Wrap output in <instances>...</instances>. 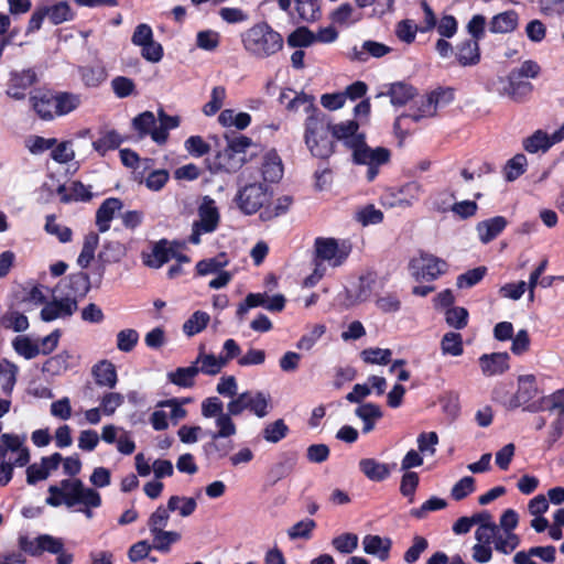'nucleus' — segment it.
Here are the masks:
<instances>
[{"instance_id": "2", "label": "nucleus", "mask_w": 564, "mask_h": 564, "mask_svg": "<svg viewBox=\"0 0 564 564\" xmlns=\"http://www.w3.org/2000/svg\"><path fill=\"white\" fill-rule=\"evenodd\" d=\"M241 44L250 57L263 61L281 52L284 40L270 24L259 22L241 33Z\"/></svg>"}, {"instance_id": "16", "label": "nucleus", "mask_w": 564, "mask_h": 564, "mask_svg": "<svg viewBox=\"0 0 564 564\" xmlns=\"http://www.w3.org/2000/svg\"><path fill=\"white\" fill-rule=\"evenodd\" d=\"M444 95L445 94L441 91H433L429 94L420 101L415 112L398 117L394 122V128L399 129L405 119H411L414 122H419L422 119L434 117L437 113L438 104Z\"/></svg>"}, {"instance_id": "20", "label": "nucleus", "mask_w": 564, "mask_h": 564, "mask_svg": "<svg viewBox=\"0 0 564 564\" xmlns=\"http://www.w3.org/2000/svg\"><path fill=\"white\" fill-rule=\"evenodd\" d=\"M481 372L486 377L500 376L509 369L508 352L485 354L479 357Z\"/></svg>"}, {"instance_id": "38", "label": "nucleus", "mask_w": 564, "mask_h": 564, "mask_svg": "<svg viewBox=\"0 0 564 564\" xmlns=\"http://www.w3.org/2000/svg\"><path fill=\"white\" fill-rule=\"evenodd\" d=\"M196 507L197 502L192 497L172 496L164 509L167 510L169 514L176 511L181 517L186 518L194 513Z\"/></svg>"}, {"instance_id": "4", "label": "nucleus", "mask_w": 564, "mask_h": 564, "mask_svg": "<svg viewBox=\"0 0 564 564\" xmlns=\"http://www.w3.org/2000/svg\"><path fill=\"white\" fill-rule=\"evenodd\" d=\"M332 124L325 113H316L304 121V141L313 156L326 159L334 152Z\"/></svg>"}, {"instance_id": "45", "label": "nucleus", "mask_w": 564, "mask_h": 564, "mask_svg": "<svg viewBox=\"0 0 564 564\" xmlns=\"http://www.w3.org/2000/svg\"><path fill=\"white\" fill-rule=\"evenodd\" d=\"M126 254L124 246L116 240L107 241L102 246V250L99 252L98 258L104 263H115L121 260Z\"/></svg>"}, {"instance_id": "23", "label": "nucleus", "mask_w": 564, "mask_h": 564, "mask_svg": "<svg viewBox=\"0 0 564 564\" xmlns=\"http://www.w3.org/2000/svg\"><path fill=\"white\" fill-rule=\"evenodd\" d=\"M392 542L389 538H381L375 534H367L362 539L364 552L377 556L381 561L389 557Z\"/></svg>"}, {"instance_id": "42", "label": "nucleus", "mask_w": 564, "mask_h": 564, "mask_svg": "<svg viewBox=\"0 0 564 564\" xmlns=\"http://www.w3.org/2000/svg\"><path fill=\"white\" fill-rule=\"evenodd\" d=\"M457 59L460 65H475L480 59L479 46L476 40H467L457 48Z\"/></svg>"}, {"instance_id": "24", "label": "nucleus", "mask_w": 564, "mask_h": 564, "mask_svg": "<svg viewBox=\"0 0 564 564\" xmlns=\"http://www.w3.org/2000/svg\"><path fill=\"white\" fill-rule=\"evenodd\" d=\"M334 139L343 140L351 150L355 149V143L365 140L364 133L358 132V123L356 121L340 122L332 126Z\"/></svg>"}, {"instance_id": "46", "label": "nucleus", "mask_w": 564, "mask_h": 564, "mask_svg": "<svg viewBox=\"0 0 564 564\" xmlns=\"http://www.w3.org/2000/svg\"><path fill=\"white\" fill-rule=\"evenodd\" d=\"M441 349L444 355L460 356L464 351L462 335L454 332L446 333L441 340Z\"/></svg>"}, {"instance_id": "8", "label": "nucleus", "mask_w": 564, "mask_h": 564, "mask_svg": "<svg viewBox=\"0 0 564 564\" xmlns=\"http://www.w3.org/2000/svg\"><path fill=\"white\" fill-rule=\"evenodd\" d=\"M169 520L170 514L163 507H159L148 520V528L153 538L152 546L163 553L170 552L171 545L181 540V533L164 530Z\"/></svg>"}, {"instance_id": "51", "label": "nucleus", "mask_w": 564, "mask_h": 564, "mask_svg": "<svg viewBox=\"0 0 564 564\" xmlns=\"http://www.w3.org/2000/svg\"><path fill=\"white\" fill-rule=\"evenodd\" d=\"M296 11L300 18L306 22H313L319 19L321 10L318 0H295Z\"/></svg>"}, {"instance_id": "17", "label": "nucleus", "mask_w": 564, "mask_h": 564, "mask_svg": "<svg viewBox=\"0 0 564 564\" xmlns=\"http://www.w3.org/2000/svg\"><path fill=\"white\" fill-rule=\"evenodd\" d=\"M237 434V425L234 424V432L228 434H221L220 427H216V431L209 432L210 441L205 445V452L216 458H225L229 456L234 449V442L230 437Z\"/></svg>"}, {"instance_id": "27", "label": "nucleus", "mask_w": 564, "mask_h": 564, "mask_svg": "<svg viewBox=\"0 0 564 564\" xmlns=\"http://www.w3.org/2000/svg\"><path fill=\"white\" fill-rule=\"evenodd\" d=\"M355 414L362 421V432L365 434L370 433L375 429L376 422L383 415L380 406L375 403L360 404L355 410Z\"/></svg>"}, {"instance_id": "37", "label": "nucleus", "mask_w": 564, "mask_h": 564, "mask_svg": "<svg viewBox=\"0 0 564 564\" xmlns=\"http://www.w3.org/2000/svg\"><path fill=\"white\" fill-rule=\"evenodd\" d=\"M82 104V97L78 94L62 91L55 94L56 116H65L76 110Z\"/></svg>"}, {"instance_id": "57", "label": "nucleus", "mask_w": 564, "mask_h": 564, "mask_svg": "<svg viewBox=\"0 0 564 564\" xmlns=\"http://www.w3.org/2000/svg\"><path fill=\"white\" fill-rule=\"evenodd\" d=\"M133 127L139 132L140 137H144L152 133L156 126V119L154 113L151 111H144L133 119Z\"/></svg>"}, {"instance_id": "54", "label": "nucleus", "mask_w": 564, "mask_h": 564, "mask_svg": "<svg viewBox=\"0 0 564 564\" xmlns=\"http://www.w3.org/2000/svg\"><path fill=\"white\" fill-rule=\"evenodd\" d=\"M423 193L422 185L417 182H410L401 187L399 205L409 207L417 202Z\"/></svg>"}, {"instance_id": "28", "label": "nucleus", "mask_w": 564, "mask_h": 564, "mask_svg": "<svg viewBox=\"0 0 564 564\" xmlns=\"http://www.w3.org/2000/svg\"><path fill=\"white\" fill-rule=\"evenodd\" d=\"M175 257V252L166 241H160L144 256V263L150 268H160Z\"/></svg>"}, {"instance_id": "19", "label": "nucleus", "mask_w": 564, "mask_h": 564, "mask_svg": "<svg viewBox=\"0 0 564 564\" xmlns=\"http://www.w3.org/2000/svg\"><path fill=\"white\" fill-rule=\"evenodd\" d=\"M391 48L383 43L376 41H365L361 46L351 47L347 57L352 62H366L369 56L380 58L388 53H390Z\"/></svg>"}, {"instance_id": "47", "label": "nucleus", "mask_w": 564, "mask_h": 564, "mask_svg": "<svg viewBox=\"0 0 564 564\" xmlns=\"http://www.w3.org/2000/svg\"><path fill=\"white\" fill-rule=\"evenodd\" d=\"M122 142V139L115 130L106 131L99 139L93 142L94 149L105 155L107 151L117 149Z\"/></svg>"}, {"instance_id": "43", "label": "nucleus", "mask_w": 564, "mask_h": 564, "mask_svg": "<svg viewBox=\"0 0 564 564\" xmlns=\"http://www.w3.org/2000/svg\"><path fill=\"white\" fill-rule=\"evenodd\" d=\"M19 368L15 364L3 359L0 362V386L6 394H10L17 382Z\"/></svg>"}, {"instance_id": "35", "label": "nucleus", "mask_w": 564, "mask_h": 564, "mask_svg": "<svg viewBox=\"0 0 564 564\" xmlns=\"http://www.w3.org/2000/svg\"><path fill=\"white\" fill-rule=\"evenodd\" d=\"M518 25V14L514 11H506L495 15L489 24L492 33H509Z\"/></svg>"}, {"instance_id": "49", "label": "nucleus", "mask_w": 564, "mask_h": 564, "mask_svg": "<svg viewBox=\"0 0 564 564\" xmlns=\"http://www.w3.org/2000/svg\"><path fill=\"white\" fill-rule=\"evenodd\" d=\"M43 7L45 8V12H47V19L54 25L68 21L72 17V10L67 2L62 1L53 6Z\"/></svg>"}, {"instance_id": "32", "label": "nucleus", "mask_w": 564, "mask_h": 564, "mask_svg": "<svg viewBox=\"0 0 564 564\" xmlns=\"http://www.w3.org/2000/svg\"><path fill=\"white\" fill-rule=\"evenodd\" d=\"M198 375L197 366L194 362L188 367H180L166 375L169 381L181 388H191L195 384Z\"/></svg>"}, {"instance_id": "60", "label": "nucleus", "mask_w": 564, "mask_h": 564, "mask_svg": "<svg viewBox=\"0 0 564 564\" xmlns=\"http://www.w3.org/2000/svg\"><path fill=\"white\" fill-rule=\"evenodd\" d=\"M228 260L225 253L219 254L216 258L205 259L196 264V270L199 275H207L217 273L221 268L227 265Z\"/></svg>"}, {"instance_id": "18", "label": "nucleus", "mask_w": 564, "mask_h": 564, "mask_svg": "<svg viewBox=\"0 0 564 564\" xmlns=\"http://www.w3.org/2000/svg\"><path fill=\"white\" fill-rule=\"evenodd\" d=\"M293 93L292 89H286L281 93L280 100L284 102L286 99L289 101L285 105V108L290 111H303L307 115V117H312L316 113H323L314 102V97L310 96L305 93L295 94L294 97L290 98V95Z\"/></svg>"}, {"instance_id": "41", "label": "nucleus", "mask_w": 564, "mask_h": 564, "mask_svg": "<svg viewBox=\"0 0 564 564\" xmlns=\"http://www.w3.org/2000/svg\"><path fill=\"white\" fill-rule=\"evenodd\" d=\"M80 79L86 87H98L107 78L106 69L100 65H87L78 69Z\"/></svg>"}, {"instance_id": "11", "label": "nucleus", "mask_w": 564, "mask_h": 564, "mask_svg": "<svg viewBox=\"0 0 564 564\" xmlns=\"http://www.w3.org/2000/svg\"><path fill=\"white\" fill-rule=\"evenodd\" d=\"M350 251L351 246L345 240L318 237L314 242L315 262H327L333 268L341 265Z\"/></svg>"}, {"instance_id": "36", "label": "nucleus", "mask_w": 564, "mask_h": 564, "mask_svg": "<svg viewBox=\"0 0 564 564\" xmlns=\"http://www.w3.org/2000/svg\"><path fill=\"white\" fill-rule=\"evenodd\" d=\"M218 122L226 128L235 127L246 129L251 123V116L247 112H236L234 109H225L218 116Z\"/></svg>"}, {"instance_id": "59", "label": "nucleus", "mask_w": 564, "mask_h": 564, "mask_svg": "<svg viewBox=\"0 0 564 564\" xmlns=\"http://www.w3.org/2000/svg\"><path fill=\"white\" fill-rule=\"evenodd\" d=\"M316 528V522L312 519H304L288 529V536L291 540L310 539L313 530Z\"/></svg>"}, {"instance_id": "10", "label": "nucleus", "mask_w": 564, "mask_h": 564, "mask_svg": "<svg viewBox=\"0 0 564 564\" xmlns=\"http://www.w3.org/2000/svg\"><path fill=\"white\" fill-rule=\"evenodd\" d=\"M198 219L193 223L192 234L189 236V242L198 245L200 242V236L204 234L214 232L220 221V214L216 202L209 196H204L198 209Z\"/></svg>"}, {"instance_id": "14", "label": "nucleus", "mask_w": 564, "mask_h": 564, "mask_svg": "<svg viewBox=\"0 0 564 564\" xmlns=\"http://www.w3.org/2000/svg\"><path fill=\"white\" fill-rule=\"evenodd\" d=\"M25 435L4 433L0 437V462L4 460L8 452L18 453L14 464L23 467L29 464L31 455L29 448L24 445Z\"/></svg>"}, {"instance_id": "29", "label": "nucleus", "mask_w": 564, "mask_h": 564, "mask_svg": "<svg viewBox=\"0 0 564 564\" xmlns=\"http://www.w3.org/2000/svg\"><path fill=\"white\" fill-rule=\"evenodd\" d=\"M261 172L263 178L271 183L278 182L282 177L283 165L276 152L270 151L264 155Z\"/></svg>"}, {"instance_id": "30", "label": "nucleus", "mask_w": 564, "mask_h": 564, "mask_svg": "<svg viewBox=\"0 0 564 564\" xmlns=\"http://www.w3.org/2000/svg\"><path fill=\"white\" fill-rule=\"evenodd\" d=\"M359 468L362 474L372 481H382L390 475L389 466L373 458H362L359 462Z\"/></svg>"}, {"instance_id": "6", "label": "nucleus", "mask_w": 564, "mask_h": 564, "mask_svg": "<svg viewBox=\"0 0 564 564\" xmlns=\"http://www.w3.org/2000/svg\"><path fill=\"white\" fill-rule=\"evenodd\" d=\"M251 143V139L245 135L232 139L224 150L215 155L209 170L214 173L238 171L246 162V150Z\"/></svg>"}, {"instance_id": "56", "label": "nucleus", "mask_w": 564, "mask_h": 564, "mask_svg": "<svg viewBox=\"0 0 564 564\" xmlns=\"http://www.w3.org/2000/svg\"><path fill=\"white\" fill-rule=\"evenodd\" d=\"M12 345H13L14 350L19 355L23 356L25 359H32V358H35L37 355H40L39 345L34 344L26 336L15 337Z\"/></svg>"}, {"instance_id": "12", "label": "nucleus", "mask_w": 564, "mask_h": 564, "mask_svg": "<svg viewBox=\"0 0 564 564\" xmlns=\"http://www.w3.org/2000/svg\"><path fill=\"white\" fill-rule=\"evenodd\" d=\"M271 197L268 188L259 183H253L241 188L237 196L236 202L238 207L248 215L257 213L264 206Z\"/></svg>"}, {"instance_id": "13", "label": "nucleus", "mask_w": 564, "mask_h": 564, "mask_svg": "<svg viewBox=\"0 0 564 564\" xmlns=\"http://www.w3.org/2000/svg\"><path fill=\"white\" fill-rule=\"evenodd\" d=\"M446 263L427 253H422L410 261L409 269L416 279L434 280L445 271Z\"/></svg>"}, {"instance_id": "7", "label": "nucleus", "mask_w": 564, "mask_h": 564, "mask_svg": "<svg viewBox=\"0 0 564 564\" xmlns=\"http://www.w3.org/2000/svg\"><path fill=\"white\" fill-rule=\"evenodd\" d=\"M519 523V516L513 509L502 512L499 523L495 522L492 551L503 555L511 554L521 543L520 536L514 532Z\"/></svg>"}, {"instance_id": "5", "label": "nucleus", "mask_w": 564, "mask_h": 564, "mask_svg": "<svg viewBox=\"0 0 564 564\" xmlns=\"http://www.w3.org/2000/svg\"><path fill=\"white\" fill-rule=\"evenodd\" d=\"M470 519L473 525H478L475 531L476 543L471 547V557L476 563H488L492 558L495 521L488 511L475 513Z\"/></svg>"}, {"instance_id": "53", "label": "nucleus", "mask_w": 564, "mask_h": 564, "mask_svg": "<svg viewBox=\"0 0 564 564\" xmlns=\"http://www.w3.org/2000/svg\"><path fill=\"white\" fill-rule=\"evenodd\" d=\"M288 432V425L282 419H279L265 425L262 436L269 443H278L286 436Z\"/></svg>"}, {"instance_id": "25", "label": "nucleus", "mask_w": 564, "mask_h": 564, "mask_svg": "<svg viewBox=\"0 0 564 564\" xmlns=\"http://www.w3.org/2000/svg\"><path fill=\"white\" fill-rule=\"evenodd\" d=\"M122 208V202L119 198H108L106 199L96 213V225L99 231L105 232L110 227V221L115 216L116 212H119Z\"/></svg>"}, {"instance_id": "62", "label": "nucleus", "mask_w": 564, "mask_h": 564, "mask_svg": "<svg viewBox=\"0 0 564 564\" xmlns=\"http://www.w3.org/2000/svg\"><path fill=\"white\" fill-rule=\"evenodd\" d=\"M226 98V89L223 86H216L212 89L210 100L203 107V112L206 116H214L224 105Z\"/></svg>"}, {"instance_id": "52", "label": "nucleus", "mask_w": 564, "mask_h": 564, "mask_svg": "<svg viewBox=\"0 0 564 564\" xmlns=\"http://www.w3.org/2000/svg\"><path fill=\"white\" fill-rule=\"evenodd\" d=\"M210 317L206 312L196 311L183 325V332L187 336L200 333L208 324Z\"/></svg>"}, {"instance_id": "39", "label": "nucleus", "mask_w": 564, "mask_h": 564, "mask_svg": "<svg viewBox=\"0 0 564 564\" xmlns=\"http://www.w3.org/2000/svg\"><path fill=\"white\" fill-rule=\"evenodd\" d=\"M33 108L42 119L50 120L56 116L55 95L45 93L32 98Z\"/></svg>"}, {"instance_id": "40", "label": "nucleus", "mask_w": 564, "mask_h": 564, "mask_svg": "<svg viewBox=\"0 0 564 564\" xmlns=\"http://www.w3.org/2000/svg\"><path fill=\"white\" fill-rule=\"evenodd\" d=\"M99 245V236L96 232H88L84 237L83 248L77 258V264L82 269H86L89 267L91 261L95 258L96 249Z\"/></svg>"}, {"instance_id": "15", "label": "nucleus", "mask_w": 564, "mask_h": 564, "mask_svg": "<svg viewBox=\"0 0 564 564\" xmlns=\"http://www.w3.org/2000/svg\"><path fill=\"white\" fill-rule=\"evenodd\" d=\"M202 415L205 419L215 417V426L220 427L221 434L234 432L236 423L227 412H224V404L217 397L207 398L202 402Z\"/></svg>"}, {"instance_id": "58", "label": "nucleus", "mask_w": 564, "mask_h": 564, "mask_svg": "<svg viewBox=\"0 0 564 564\" xmlns=\"http://www.w3.org/2000/svg\"><path fill=\"white\" fill-rule=\"evenodd\" d=\"M417 452L423 456H434L438 444V435L435 432H423L417 436Z\"/></svg>"}, {"instance_id": "61", "label": "nucleus", "mask_w": 564, "mask_h": 564, "mask_svg": "<svg viewBox=\"0 0 564 564\" xmlns=\"http://www.w3.org/2000/svg\"><path fill=\"white\" fill-rule=\"evenodd\" d=\"M523 147L530 153L546 151L550 148L549 134L538 130L523 141Z\"/></svg>"}, {"instance_id": "1", "label": "nucleus", "mask_w": 564, "mask_h": 564, "mask_svg": "<svg viewBox=\"0 0 564 564\" xmlns=\"http://www.w3.org/2000/svg\"><path fill=\"white\" fill-rule=\"evenodd\" d=\"M50 497L46 503L52 507L65 505L68 508L80 506L79 509L87 519L94 517L93 509L101 506L100 494L85 484L78 478L63 479L59 486H50Z\"/></svg>"}, {"instance_id": "3", "label": "nucleus", "mask_w": 564, "mask_h": 564, "mask_svg": "<svg viewBox=\"0 0 564 564\" xmlns=\"http://www.w3.org/2000/svg\"><path fill=\"white\" fill-rule=\"evenodd\" d=\"M541 67L534 61L528 59L520 67L512 69L508 76L499 77L496 82V90L514 102L523 101L533 90L529 78H536Z\"/></svg>"}, {"instance_id": "48", "label": "nucleus", "mask_w": 564, "mask_h": 564, "mask_svg": "<svg viewBox=\"0 0 564 564\" xmlns=\"http://www.w3.org/2000/svg\"><path fill=\"white\" fill-rule=\"evenodd\" d=\"M35 544L36 545L34 549H30V552L33 555H39L44 551L57 554L63 550V542L59 539H56L48 534L40 535L35 540Z\"/></svg>"}, {"instance_id": "9", "label": "nucleus", "mask_w": 564, "mask_h": 564, "mask_svg": "<svg viewBox=\"0 0 564 564\" xmlns=\"http://www.w3.org/2000/svg\"><path fill=\"white\" fill-rule=\"evenodd\" d=\"M390 156V150L387 148H370L365 140L355 143L352 150L354 162L367 166L366 177L369 182L375 180L380 167L389 162Z\"/></svg>"}, {"instance_id": "26", "label": "nucleus", "mask_w": 564, "mask_h": 564, "mask_svg": "<svg viewBox=\"0 0 564 564\" xmlns=\"http://www.w3.org/2000/svg\"><path fill=\"white\" fill-rule=\"evenodd\" d=\"M507 226V220L502 216H496L490 219L478 223L476 230L479 239L484 243L494 240Z\"/></svg>"}, {"instance_id": "63", "label": "nucleus", "mask_w": 564, "mask_h": 564, "mask_svg": "<svg viewBox=\"0 0 564 564\" xmlns=\"http://www.w3.org/2000/svg\"><path fill=\"white\" fill-rule=\"evenodd\" d=\"M358 536L355 533H343L333 539L332 545L344 554H350L358 547Z\"/></svg>"}, {"instance_id": "50", "label": "nucleus", "mask_w": 564, "mask_h": 564, "mask_svg": "<svg viewBox=\"0 0 564 564\" xmlns=\"http://www.w3.org/2000/svg\"><path fill=\"white\" fill-rule=\"evenodd\" d=\"M248 392V410L258 417H264L269 413V397L262 392Z\"/></svg>"}, {"instance_id": "21", "label": "nucleus", "mask_w": 564, "mask_h": 564, "mask_svg": "<svg viewBox=\"0 0 564 564\" xmlns=\"http://www.w3.org/2000/svg\"><path fill=\"white\" fill-rule=\"evenodd\" d=\"M193 362L197 366L198 373L207 376H216L226 367V360L220 356L207 352L204 345L199 346L198 355Z\"/></svg>"}, {"instance_id": "33", "label": "nucleus", "mask_w": 564, "mask_h": 564, "mask_svg": "<svg viewBox=\"0 0 564 564\" xmlns=\"http://www.w3.org/2000/svg\"><path fill=\"white\" fill-rule=\"evenodd\" d=\"M160 126L154 129L152 133V140L159 144H163L166 142L169 137V130L177 128L180 126V117L177 116H169L163 110H160L159 113Z\"/></svg>"}, {"instance_id": "22", "label": "nucleus", "mask_w": 564, "mask_h": 564, "mask_svg": "<svg viewBox=\"0 0 564 564\" xmlns=\"http://www.w3.org/2000/svg\"><path fill=\"white\" fill-rule=\"evenodd\" d=\"M75 299L65 297L61 301H54L45 305L41 311V318L44 322H51L58 317L69 316L76 310Z\"/></svg>"}, {"instance_id": "31", "label": "nucleus", "mask_w": 564, "mask_h": 564, "mask_svg": "<svg viewBox=\"0 0 564 564\" xmlns=\"http://www.w3.org/2000/svg\"><path fill=\"white\" fill-rule=\"evenodd\" d=\"M536 393L538 387L533 375H523L518 378V391L514 395L517 406L528 403Z\"/></svg>"}, {"instance_id": "44", "label": "nucleus", "mask_w": 564, "mask_h": 564, "mask_svg": "<svg viewBox=\"0 0 564 564\" xmlns=\"http://www.w3.org/2000/svg\"><path fill=\"white\" fill-rule=\"evenodd\" d=\"M388 95L394 106H404L415 96V89L405 83H394L390 86Z\"/></svg>"}, {"instance_id": "55", "label": "nucleus", "mask_w": 564, "mask_h": 564, "mask_svg": "<svg viewBox=\"0 0 564 564\" xmlns=\"http://www.w3.org/2000/svg\"><path fill=\"white\" fill-rule=\"evenodd\" d=\"M528 161L525 155L516 154L510 159L505 167V177L507 181L512 182L521 176L527 170Z\"/></svg>"}, {"instance_id": "64", "label": "nucleus", "mask_w": 564, "mask_h": 564, "mask_svg": "<svg viewBox=\"0 0 564 564\" xmlns=\"http://www.w3.org/2000/svg\"><path fill=\"white\" fill-rule=\"evenodd\" d=\"M315 43V34L306 28H299L288 36L291 47L310 46Z\"/></svg>"}, {"instance_id": "34", "label": "nucleus", "mask_w": 564, "mask_h": 564, "mask_svg": "<svg viewBox=\"0 0 564 564\" xmlns=\"http://www.w3.org/2000/svg\"><path fill=\"white\" fill-rule=\"evenodd\" d=\"M96 383L101 387L113 388L117 383L115 366L109 361H101L93 368Z\"/></svg>"}]
</instances>
